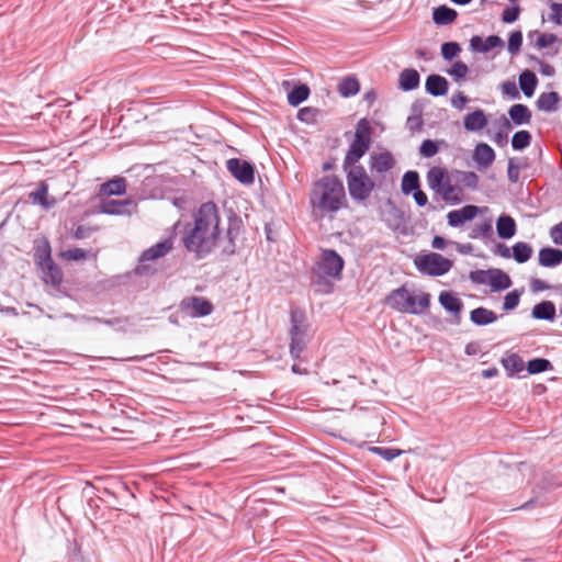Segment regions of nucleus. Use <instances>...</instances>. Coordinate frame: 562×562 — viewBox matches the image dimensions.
Listing matches in <instances>:
<instances>
[{
	"label": "nucleus",
	"instance_id": "58836bf2",
	"mask_svg": "<svg viewBox=\"0 0 562 562\" xmlns=\"http://www.w3.org/2000/svg\"><path fill=\"white\" fill-rule=\"evenodd\" d=\"M456 180L468 189L475 190L479 186V176L473 171L456 170Z\"/></svg>",
	"mask_w": 562,
	"mask_h": 562
},
{
	"label": "nucleus",
	"instance_id": "7c9ffc66",
	"mask_svg": "<svg viewBox=\"0 0 562 562\" xmlns=\"http://www.w3.org/2000/svg\"><path fill=\"white\" fill-rule=\"evenodd\" d=\"M537 85H538V78L535 75V72H532L530 70H525L520 74L519 87H520L522 93L527 98H530L533 95Z\"/></svg>",
	"mask_w": 562,
	"mask_h": 562
},
{
	"label": "nucleus",
	"instance_id": "f704fd0d",
	"mask_svg": "<svg viewBox=\"0 0 562 562\" xmlns=\"http://www.w3.org/2000/svg\"><path fill=\"white\" fill-rule=\"evenodd\" d=\"M360 90V83L356 77H346L338 85V92L345 98L356 95Z\"/></svg>",
	"mask_w": 562,
	"mask_h": 562
},
{
	"label": "nucleus",
	"instance_id": "7ed1b4c3",
	"mask_svg": "<svg viewBox=\"0 0 562 562\" xmlns=\"http://www.w3.org/2000/svg\"><path fill=\"white\" fill-rule=\"evenodd\" d=\"M385 304L400 313L419 315L429 307L430 295L425 292L416 295L405 286H401L385 297Z\"/></svg>",
	"mask_w": 562,
	"mask_h": 562
},
{
	"label": "nucleus",
	"instance_id": "9d476101",
	"mask_svg": "<svg viewBox=\"0 0 562 562\" xmlns=\"http://www.w3.org/2000/svg\"><path fill=\"white\" fill-rule=\"evenodd\" d=\"M179 308L189 317H204L213 312V304L202 296H190L183 299Z\"/></svg>",
	"mask_w": 562,
	"mask_h": 562
},
{
	"label": "nucleus",
	"instance_id": "052dcab7",
	"mask_svg": "<svg viewBox=\"0 0 562 562\" xmlns=\"http://www.w3.org/2000/svg\"><path fill=\"white\" fill-rule=\"evenodd\" d=\"M549 234L553 244L562 246V222L553 225L550 228Z\"/></svg>",
	"mask_w": 562,
	"mask_h": 562
},
{
	"label": "nucleus",
	"instance_id": "4468645a",
	"mask_svg": "<svg viewBox=\"0 0 562 562\" xmlns=\"http://www.w3.org/2000/svg\"><path fill=\"white\" fill-rule=\"evenodd\" d=\"M369 165L371 171L376 173H384L390 171L394 167L395 160L393 158V155L390 151L385 150L379 154H372L370 156Z\"/></svg>",
	"mask_w": 562,
	"mask_h": 562
},
{
	"label": "nucleus",
	"instance_id": "09e8293b",
	"mask_svg": "<svg viewBox=\"0 0 562 562\" xmlns=\"http://www.w3.org/2000/svg\"><path fill=\"white\" fill-rule=\"evenodd\" d=\"M522 44V33L520 31H514L510 33L508 38V52L516 54L519 52Z\"/></svg>",
	"mask_w": 562,
	"mask_h": 562
},
{
	"label": "nucleus",
	"instance_id": "aec40b11",
	"mask_svg": "<svg viewBox=\"0 0 562 562\" xmlns=\"http://www.w3.org/2000/svg\"><path fill=\"white\" fill-rule=\"evenodd\" d=\"M42 270V280L46 284H52L54 286L59 285L63 282V271L53 261L44 265L43 267H38Z\"/></svg>",
	"mask_w": 562,
	"mask_h": 562
},
{
	"label": "nucleus",
	"instance_id": "c756f323",
	"mask_svg": "<svg viewBox=\"0 0 562 562\" xmlns=\"http://www.w3.org/2000/svg\"><path fill=\"white\" fill-rule=\"evenodd\" d=\"M531 315L533 318L552 322L555 317V305L551 301H543L533 306Z\"/></svg>",
	"mask_w": 562,
	"mask_h": 562
},
{
	"label": "nucleus",
	"instance_id": "c85d7f7f",
	"mask_svg": "<svg viewBox=\"0 0 562 562\" xmlns=\"http://www.w3.org/2000/svg\"><path fill=\"white\" fill-rule=\"evenodd\" d=\"M488 285L493 291H503L512 285V280L508 274L499 269H491Z\"/></svg>",
	"mask_w": 562,
	"mask_h": 562
},
{
	"label": "nucleus",
	"instance_id": "412c9836",
	"mask_svg": "<svg viewBox=\"0 0 562 562\" xmlns=\"http://www.w3.org/2000/svg\"><path fill=\"white\" fill-rule=\"evenodd\" d=\"M517 229V225L515 220L507 215H501L496 221V232L497 235L503 239H509L515 236Z\"/></svg>",
	"mask_w": 562,
	"mask_h": 562
},
{
	"label": "nucleus",
	"instance_id": "5701e85b",
	"mask_svg": "<svg viewBox=\"0 0 562 562\" xmlns=\"http://www.w3.org/2000/svg\"><path fill=\"white\" fill-rule=\"evenodd\" d=\"M562 262V250L551 247L541 248L539 251V265L542 267H555Z\"/></svg>",
	"mask_w": 562,
	"mask_h": 562
},
{
	"label": "nucleus",
	"instance_id": "5fc2aeb1",
	"mask_svg": "<svg viewBox=\"0 0 562 562\" xmlns=\"http://www.w3.org/2000/svg\"><path fill=\"white\" fill-rule=\"evenodd\" d=\"M501 124L504 131L497 132L494 137V142L498 145L507 142V132L512 128L510 122L505 116L501 119Z\"/></svg>",
	"mask_w": 562,
	"mask_h": 562
},
{
	"label": "nucleus",
	"instance_id": "423d86ee",
	"mask_svg": "<svg viewBox=\"0 0 562 562\" xmlns=\"http://www.w3.org/2000/svg\"><path fill=\"white\" fill-rule=\"evenodd\" d=\"M371 145V125L367 119H361L356 125L355 139L351 142L344 159L345 170L366 155Z\"/></svg>",
	"mask_w": 562,
	"mask_h": 562
},
{
	"label": "nucleus",
	"instance_id": "3c124183",
	"mask_svg": "<svg viewBox=\"0 0 562 562\" xmlns=\"http://www.w3.org/2000/svg\"><path fill=\"white\" fill-rule=\"evenodd\" d=\"M521 165L517 164L514 158L508 160L507 176L510 183H516L519 180Z\"/></svg>",
	"mask_w": 562,
	"mask_h": 562
},
{
	"label": "nucleus",
	"instance_id": "de8ad7c7",
	"mask_svg": "<svg viewBox=\"0 0 562 562\" xmlns=\"http://www.w3.org/2000/svg\"><path fill=\"white\" fill-rule=\"evenodd\" d=\"M372 451L386 461H392L402 454V450L395 448L374 447Z\"/></svg>",
	"mask_w": 562,
	"mask_h": 562
},
{
	"label": "nucleus",
	"instance_id": "f03ea898",
	"mask_svg": "<svg viewBox=\"0 0 562 562\" xmlns=\"http://www.w3.org/2000/svg\"><path fill=\"white\" fill-rule=\"evenodd\" d=\"M347 203L342 181L336 176H324L312 186L310 204L317 217L333 215Z\"/></svg>",
	"mask_w": 562,
	"mask_h": 562
},
{
	"label": "nucleus",
	"instance_id": "0eeeda50",
	"mask_svg": "<svg viewBox=\"0 0 562 562\" xmlns=\"http://www.w3.org/2000/svg\"><path fill=\"white\" fill-rule=\"evenodd\" d=\"M347 186L351 199L363 202L371 195L375 183L362 166H353L347 171Z\"/></svg>",
	"mask_w": 562,
	"mask_h": 562
},
{
	"label": "nucleus",
	"instance_id": "f8f14e48",
	"mask_svg": "<svg viewBox=\"0 0 562 562\" xmlns=\"http://www.w3.org/2000/svg\"><path fill=\"white\" fill-rule=\"evenodd\" d=\"M482 212V209L476 205H465L459 210L450 211L447 214V221L449 226L459 227L465 222L472 221L479 213Z\"/></svg>",
	"mask_w": 562,
	"mask_h": 562
},
{
	"label": "nucleus",
	"instance_id": "72a5a7b5",
	"mask_svg": "<svg viewBox=\"0 0 562 562\" xmlns=\"http://www.w3.org/2000/svg\"><path fill=\"white\" fill-rule=\"evenodd\" d=\"M30 198L34 203L41 204L46 210L53 207L56 203L54 198L48 196V187L44 182L30 194Z\"/></svg>",
	"mask_w": 562,
	"mask_h": 562
},
{
	"label": "nucleus",
	"instance_id": "ddd939ff",
	"mask_svg": "<svg viewBox=\"0 0 562 562\" xmlns=\"http://www.w3.org/2000/svg\"><path fill=\"white\" fill-rule=\"evenodd\" d=\"M173 247V238L168 237L148 249L144 250L139 257L140 262L153 261L165 257Z\"/></svg>",
	"mask_w": 562,
	"mask_h": 562
},
{
	"label": "nucleus",
	"instance_id": "b1692460",
	"mask_svg": "<svg viewBox=\"0 0 562 562\" xmlns=\"http://www.w3.org/2000/svg\"><path fill=\"white\" fill-rule=\"evenodd\" d=\"M439 303L447 312L458 316L460 315L463 307L462 301L448 291H442L439 294Z\"/></svg>",
	"mask_w": 562,
	"mask_h": 562
},
{
	"label": "nucleus",
	"instance_id": "9b49d317",
	"mask_svg": "<svg viewBox=\"0 0 562 562\" xmlns=\"http://www.w3.org/2000/svg\"><path fill=\"white\" fill-rule=\"evenodd\" d=\"M227 170L232 176L244 184H250L255 180V170L250 162L238 158H231L226 161Z\"/></svg>",
	"mask_w": 562,
	"mask_h": 562
},
{
	"label": "nucleus",
	"instance_id": "69168bd1",
	"mask_svg": "<svg viewBox=\"0 0 562 562\" xmlns=\"http://www.w3.org/2000/svg\"><path fill=\"white\" fill-rule=\"evenodd\" d=\"M406 124L412 132L419 131L423 127V120L420 116H409Z\"/></svg>",
	"mask_w": 562,
	"mask_h": 562
},
{
	"label": "nucleus",
	"instance_id": "cd10ccee",
	"mask_svg": "<svg viewBox=\"0 0 562 562\" xmlns=\"http://www.w3.org/2000/svg\"><path fill=\"white\" fill-rule=\"evenodd\" d=\"M497 319V315L485 307H477L471 311L470 321L477 326H485L494 323Z\"/></svg>",
	"mask_w": 562,
	"mask_h": 562
},
{
	"label": "nucleus",
	"instance_id": "f257e3e1",
	"mask_svg": "<svg viewBox=\"0 0 562 562\" xmlns=\"http://www.w3.org/2000/svg\"><path fill=\"white\" fill-rule=\"evenodd\" d=\"M238 234L239 224L234 221L223 236L218 209L215 203L206 202L193 213V222L187 224L182 244L196 259L205 258L217 247L223 254L233 255L236 251L235 238Z\"/></svg>",
	"mask_w": 562,
	"mask_h": 562
},
{
	"label": "nucleus",
	"instance_id": "680f3d73",
	"mask_svg": "<svg viewBox=\"0 0 562 562\" xmlns=\"http://www.w3.org/2000/svg\"><path fill=\"white\" fill-rule=\"evenodd\" d=\"M468 101H469L468 98L460 91L451 98L452 106H454L456 109H459V110L463 109V106L465 105V103Z\"/></svg>",
	"mask_w": 562,
	"mask_h": 562
},
{
	"label": "nucleus",
	"instance_id": "393cba45",
	"mask_svg": "<svg viewBox=\"0 0 562 562\" xmlns=\"http://www.w3.org/2000/svg\"><path fill=\"white\" fill-rule=\"evenodd\" d=\"M131 205L130 200H104L100 203V212L110 215H122L126 213V207Z\"/></svg>",
	"mask_w": 562,
	"mask_h": 562
},
{
	"label": "nucleus",
	"instance_id": "a878e982",
	"mask_svg": "<svg viewBox=\"0 0 562 562\" xmlns=\"http://www.w3.org/2000/svg\"><path fill=\"white\" fill-rule=\"evenodd\" d=\"M508 115L515 125L529 124L531 121V111L525 104H514L508 110Z\"/></svg>",
	"mask_w": 562,
	"mask_h": 562
},
{
	"label": "nucleus",
	"instance_id": "13d9d810",
	"mask_svg": "<svg viewBox=\"0 0 562 562\" xmlns=\"http://www.w3.org/2000/svg\"><path fill=\"white\" fill-rule=\"evenodd\" d=\"M519 304V294L517 291L508 292L504 297L503 307L505 311H512Z\"/></svg>",
	"mask_w": 562,
	"mask_h": 562
},
{
	"label": "nucleus",
	"instance_id": "6e6d98bb",
	"mask_svg": "<svg viewBox=\"0 0 562 562\" xmlns=\"http://www.w3.org/2000/svg\"><path fill=\"white\" fill-rule=\"evenodd\" d=\"M551 13L549 14V21L557 25L562 24V3L552 2L550 4Z\"/></svg>",
	"mask_w": 562,
	"mask_h": 562
},
{
	"label": "nucleus",
	"instance_id": "473e14b6",
	"mask_svg": "<svg viewBox=\"0 0 562 562\" xmlns=\"http://www.w3.org/2000/svg\"><path fill=\"white\" fill-rule=\"evenodd\" d=\"M457 11L447 5H440L434 9L432 12V20L437 25L450 24L457 19Z\"/></svg>",
	"mask_w": 562,
	"mask_h": 562
},
{
	"label": "nucleus",
	"instance_id": "79ce46f5",
	"mask_svg": "<svg viewBox=\"0 0 562 562\" xmlns=\"http://www.w3.org/2000/svg\"><path fill=\"white\" fill-rule=\"evenodd\" d=\"M552 369V363L544 358H535L527 363L529 374H538Z\"/></svg>",
	"mask_w": 562,
	"mask_h": 562
},
{
	"label": "nucleus",
	"instance_id": "e433bc0d",
	"mask_svg": "<svg viewBox=\"0 0 562 562\" xmlns=\"http://www.w3.org/2000/svg\"><path fill=\"white\" fill-rule=\"evenodd\" d=\"M126 191V181L124 178L110 180L101 186V192L106 195H121Z\"/></svg>",
	"mask_w": 562,
	"mask_h": 562
},
{
	"label": "nucleus",
	"instance_id": "37998d69",
	"mask_svg": "<svg viewBox=\"0 0 562 562\" xmlns=\"http://www.w3.org/2000/svg\"><path fill=\"white\" fill-rule=\"evenodd\" d=\"M531 135L528 131H518L512 138V147L515 150H521L530 145Z\"/></svg>",
	"mask_w": 562,
	"mask_h": 562
},
{
	"label": "nucleus",
	"instance_id": "c9c22d12",
	"mask_svg": "<svg viewBox=\"0 0 562 562\" xmlns=\"http://www.w3.org/2000/svg\"><path fill=\"white\" fill-rule=\"evenodd\" d=\"M420 188L419 175L417 171H407L404 173L401 183V190L404 194L408 195Z\"/></svg>",
	"mask_w": 562,
	"mask_h": 562
},
{
	"label": "nucleus",
	"instance_id": "39448f33",
	"mask_svg": "<svg viewBox=\"0 0 562 562\" xmlns=\"http://www.w3.org/2000/svg\"><path fill=\"white\" fill-rule=\"evenodd\" d=\"M427 182L429 188L441 196L445 202L458 204L461 202L462 190L451 183V179L446 169L432 167L427 172Z\"/></svg>",
	"mask_w": 562,
	"mask_h": 562
},
{
	"label": "nucleus",
	"instance_id": "bf43d9fd",
	"mask_svg": "<svg viewBox=\"0 0 562 562\" xmlns=\"http://www.w3.org/2000/svg\"><path fill=\"white\" fill-rule=\"evenodd\" d=\"M520 13V9L518 5L506 8L502 13V20L505 23H514Z\"/></svg>",
	"mask_w": 562,
	"mask_h": 562
},
{
	"label": "nucleus",
	"instance_id": "774afa93",
	"mask_svg": "<svg viewBox=\"0 0 562 562\" xmlns=\"http://www.w3.org/2000/svg\"><path fill=\"white\" fill-rule=\"evenodd\" d=\"M540 72L543 76L551 77V76H553L555 74V69L550 64L544 63V61H540Z\"/></svg>",
	"mask_w": 562,
	"mask_h": 562
},
{
	"label": "nucleus",
	"instance_id": "ea45409f",
	"mask_svg": "<svg viewBox=\"0 0 562 562\" xmlns=\"http://www.w3.org/2000/svg\"><path fill=\"white\" fill-rule=\"evenodd\" d=\"M310 95V89L306 85L296 86L291 92L288 94V102L292 106H297L302 102H304Z\"/></svg>",
	"mask_w": 562,
	"mask_h": 562
},
{
	"label": "nucleus",
	"instance_id": "20e7f679",
	"mask_svg": "<svg viewBox=\"0 0 562 562\" xmlns=\"http://www.w3.org/2000/svg\"><path fill=\"white\" fill-rule=\"evenodd\" d=\"M290 355L299 359L311 340L310 323L306 313L301 307H292L290 311Z\"/></svg>",
	"mask_w": 562,
	"mask_h": 562
},
{
	"label": "nucleus",
	"instance_id": "864d4df0",
	"mask_svg": "<svg viewBox=\"0 0 562 562\" xmlns=\"http://www.w3.org/2000/svg\"><path fill=\"white\" fill-rule=\"evenodd\" d=\"M491 276L490 270H475L470 272V280L476 284H488Z\"/></svg>",
	"mask_w": 562,
	"mask_h": 562
},
{
	"label": "nucleus",
	"instance_id": "c03bdc74",
	"mask_svg": "<svg viewBox=\"0 0 562 562\" xmlns=\"http://www.w3.org/2000/svg\"><path fill=\"white\" fill-rule=\"evenodd\" d=\"M448 74L457 81L464 80L469 74V67L461 60L454 61Z\"/></svg>",
	"mask_w": 562,
	"mask_h": 562
},
{
	"label": "nucleus",
	"instance_id": "2f4dec72",
	"mask_svg": "<svg viewBox=\"0 0 562 562\" xmlns=\"http://www.w3.org/2000/svg\"><path fill=\"white\" fill-rule=\"evenodd\" d=\"M502 364L508 376L520 373L525 368L522 358L517 353H510L502 359Z\"/></svg>",
	"mask_w": 562,
	"mask_h": 562
},
{
	"label": "nucleus",
	"instance_id": "1a4fd4ad",
	"mask_svg": "<svg viewBox=\"0 0 562 562\" xmlns=\"http://www.w3.org/2000/svg\"><path fill=\"white\" fill-rule=\"evenodd\" d=\"M344 268L342 258L331 249L322 252L321 260L317 262V271L319 276L339 279Z\"/></svg>",
	"mask_w": 562,
	"mask_h": 562
},
{
	"label": "nucleus",
	"instance_id": "dca6fc26",
	"mask_svg": "<svg viewBox=\"0 0 562 562\" xmlns=\"http://www.w3.org/2000/svg\"><path fill=\"white\" fill-rule=\"evenodd\" d=\"M473 160L480 170L486 169L494 162L495 151L490 145L480 143L474 148Z\"/></svg>",
	"mask_w": 562,
	"mask_h": 562
},
{
	"label": "nucleus",
	"instance_id": "4d7b16f0",
	"mask_svg": "<svg viewBox=\"0 0 562 562\" xmlns=\"http://www.w3.org/2000/svg\"><path fill=\"white\" fill-rule=\"evenodd\" d=\"M503 94L508 95L510 99H519L520 94L518 88L514 81H504L501 85Z\"/></svg>",
	"mask_w": 562,
	"mask_h": 562
},
{
	"label": "nucleus",
	"instance_id": "2eb2a0df",
	"mask_svg": "<svg viewBox=\"0 0 562 562\" xmlns=\"http://www.w3.org/2000/svg\"><path fill=\"white\" fill-rule=\"evenodd\" d=\"M504 42L497 35H490L485 40H483L479 35H474L470 40V47L472 50L477 53H488L493 48L503 47Z\"/></svg>",
	"mask_w": 562,
	"mask_h": 562
},
{
	"label": "nucleus",
	"instance_id": "603ef678",
	"mask_svg": "<svg viewBox=\"0 0 562 562\" xmlns=\"http://www.w3.org/2000/svg\"><path fill=\"white\" fill-rule=\"evenodd\" d=\"M558 42V36L553 33L540 34L536 41V46L540 49L547 48Z\"/></svg>",
	"mask_w": 562,
	"mask_h": 562
},
{
	"label": "nucleus",
	"instance_id": "49530a36",
	"mask_svg": "<svg viewBox=\"0 0 562 562\" xmlns=\"http://www.w3.org/2000/svg\"><path fill=\"white\" fill-rule=\"evenodd\" d=\"M461 52V46L457 42H446L441 45V55L443 59L451 60Z\"/></svg>",
	"mask_w": 562,
	"mask_h": 562
},
{
	"label": "nucleus",
	"instance_id": "8fccbe9b",
	"mask_svg": "<svg viewBox=\"0 0 562 562\" xmlns=\"http://www.w3.org/2000/svg\"><path fill=\"white\" fill-rule=\"evenodd\" d=\"M438 150L437 144L431 139H425L419 147V154L425 158L434 157Z\"/></svg>",
	"mask_w": 562,
	"mask_h": 562
},
{
	"label": "nucleus",
	"instance_id": "6e6552de",
	"mask_svg": "<svg viewBox=\"0 0 562 562\" xmlns=\"http://www.w3.org/2000/svg\"><path fill=\"white\" fill-rule=\"evenodd\" d=\"M414 265L422 274L440 277L451 270L453 261L438 252L431 251L416 256Z\"/></svg>",
	"mask_w": 562,
	"mask_h": 562
},
{
	"label": "nucleus",
	"instance_id": "a18cd8bd",
	"mask_svg": "<svg viewBox=\"0 0 562 562\" xmlns=\"http://www.w3.org/2000/svg\"><path fill=\"white\" fill-rule=\"evenodd\" d=\"M60 258L66 261H80L86 260L88 258V251L81 248H70L67 250H63L59 254Z\"/></svg>",
	"mask_w": 562,
	"mask_h": 562
},
{
	"label": "nucleus",
	"instance_id": "4c0bfd02",
	"mask_svg": "<svg viewBox=\"0 0 562 562\" xmlns=\"http://www.w3.org/2000/svg\"><path fill=\"white\" fill-rule=\"evenodd\" d=\"M532 247L525 241H517L513 246V257L518 263L528 261L532 256Z\"/></svg>",
	"mask_w": 562,
	"mask_h": 562
},
{
	"label": "nucleus",
	"instance_id": "0e129e2a",
	"mask_svg": "<svg viewBox=\"0 0 562 562\" xmlns=\"http://www.w3.org/2000/svg\"><path fill=\"white\" fill-rule=\"evenodd\" d=\"M315 112L316 110L312 108H303L299 111L297 119L302 122H310L313 119Z\"/></svg>",
	"mask_w": 562,
	"mask_h": 562
},
{
	"label": "nucleus",
	"instance_id": "4be33fe9",
	"mask_svg": "<svg viewBox=\"0 0 562 562\" xmlns=\"http://www.w3.org/2000/svg\"><path fill=\"white\" fill-rule=\"evenodd\" d=\"M420 76L416 69L406 68L401 71L398 77V87L403 91H412L419 86Z\"/></svg>",
	"mask_w": 562,
	"mask_h": 562
},
{
	"label": "nucleus",
	"instance_id": "a19ab883",
	"mask_svg": "<svg viewBox=\"0 0 562 562\" xmlns=\"http://www.w3.org/2000/svg\"><path fill=\"white\" fill-rule=\"evenodd\" d=\"M493 222L492 218L485 220L484 222L476 224L470 234L473 239L476 238H490L493 234Z\"/></svg>",
	"mask_w": 562,
	"mask_h": 562
},
{
	"label": "nucleus",
	"instance_id": "6ab92c4d",
	"mask_svg": "<svg viewBox=\"0 0 562 562\" xmlns=\"http://www.w3.org/2000/svg\"><path fill=\"white\" fill-rule=\"evenodd\" d=\"M34 261L38 267L53 261L52 248L47 238H42L35 241L34 246Z\"/></svg>",
	"mask_w": 562,
	"mask_h": 562
},
{
	"label": "nucleus",
	"instance_id": "e2e57ef3",
	"mask_svg": "<svg viewBox=\"0 0 562 562\" xmlns=\"http://www.w3.org/2000/svg\"><path fill=\"white\" fill-rule=\"evenodd\" d=\"M92 229L90 227H86L83 225H79L74 231V238L76 239H85L91 235Z\"/></svg>",
	"mask_w": 562,
	"mask_h": 562
},
{
	"label": "nucleus",
	"instance_id": "a211bd4d",
	"mask_svg": "<svg viewBox=\"0 0 562 562\" xmlns=\"http://www.w3.org/2000/svg\"><path fill=\"white\" fill-rule=\"evenodd\" d=\"M448 81L440 75H430L425 82L427 93L432 97H441L448 92Z\"/></svg>",
	"mask_w": 562,
	"mask_h": 562
},
{
	"label": "nucleus",
	"instance_id": "338daca9",
	"mask_svg": "<svg viewBox=\"0 0 562 562\" xmlns=\"http://www.w3.org/2000/svg\"><path fill=\"white\" fill-rule=\"evenodd\" d=\"M413 198L416 204L420 207L427 205L428 203V198L426 193L420 190V188L413 192Z\"/></svg>",
	"mask_w": 562,
	"mask_h": 562
},
{
	"label": "nucleus",
	"instance_id": "f3484780",
	"mask_svg": "<svg viewBox=\"0 0 562 562\" xmlns=\"http://www.w3.org/2000/svg\"><path fill=\"white\" fill-rule=\"evenodd\" d=\"M488 121L482 109L468 113L463 119V126L469 132H479L486 127Z\"/></svg>",
	"mask_w": 562,
	"mask_h": 562
},
{
	"label": "nucleus",
	"instance_id": "bb28decb",
	"mask_svg": "<svg viewBox=\"0 0 562 562\" xmlns=\"http://www.w3.org/2000/svg\"><path fill=\"white\" fill-rule=\"evenodd\" d=\"M561 98L558 92H543L537 99V106L544 112H554L558 109Z\"/></svg>",
	"mask_w": 562,
	"mask_h": 562
}]
</instances>
